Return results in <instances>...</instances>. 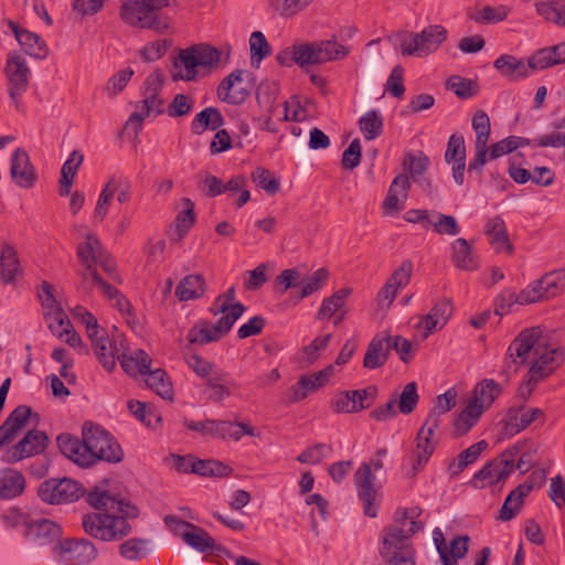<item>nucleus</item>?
I'll return each instance as SVG.
<instances>
[{
  "instance_id": "22",
  "label": "nucleus",
  "mask_w": 565,
  "mask_h": 565,
  "mask_svg": "<svg viewBox=\"0 0 565 565\" xmlns=\"http://www.w3.org/2000/svg\"><path fill=\"white\" fill-rule=\"evenodd\" d=\"M244 73L243 70H235L226 76L217 87L218 98L233 105L245 102L248 90L237 87L243 82Z\"/></svg>"
},
{
  "instance_id": "32",
  "label": "nucleus",
  "mask_w": 565,
  "mask_h": 565,
  "mask_svg": "<svg viewBox=\"0 0 565 565\" xmlns=\"http://www.w3.org/2000/svg\"><path fill=\"white\" fill-rule=\"evenodd\" d=\"M117 359L124 371L130 376H137L138 374L146 375L152 362L149 354L141 349H136L129 354H119Z\"/></svg>"
},
{
  "instance_id": "3",
  "label": "nucleus",
  "mask_w": 565,
  "mask_h": 565,
  "mask_svg": "<svg viewBox=\"0 0 565 565\" xmlns=\"http://www.w3.org/2000/svg\"><path fill=\"white\" fill-rule=\"evenodd\" d=\"M422 513L419 507L397 509L395 523L383 529L380 555L387 565H415L411 537L424 527V523L417 520Z\"/></svg>"
},
{
  "instance_id": "26",
  "label": "nucleus",
  "mask_w": 565,
  "mask_h": 565,
  "mask_svg": "<svg viewBox=\"0 0 565 565\" xmlns=\"http://www.w3.org/2000/svg\"><path fill=\"white\" fill-rule=\"evenodd\" d=\"M141 103V111L132 113L126 122V127L132 129L136 134L141 130L146 117H156L163 113L164 100L160 95L143 96Z\"/></svg>"
},
{
  "instance_id": "37",
  "label": "nucleus",
  "mask_w": 565,
  "mask_h": 565,
  "mask_svg": "<svg viewBox=\"0 0 565 565\" xmlns=\"http://www.w3.org/2000/svg\"><path fill=\"white\" fill-rule=\"evenodd\" d=\"M486 408L477 403V399H470L465 409L454 423L455 431L458 436L466 435L479 420Z\"/></svg>"
},
{
  "instance_id": "15",
  "label": "nucleus",
  "mask_w": 565,
  "mask_h": 565,
  "mask_svg": "<svg viewBox=\"0 0 565 565\" xmlns=\"http://www.w3.org/2000/svg\"><path fill=\"white\" fill-rule=\"evenodd\" d=\"M374 481L375 476L371 470V465L363 462L354 473V482L358 489V495L363 502L364 514L369 518H375L377 514L376 499L379 489Z\"/></svg>"
},
{
  "instance_id": "62",
  "label": "nucleus",
  "mask_w": 565,
  "mask_h": 565,
  "mask_svg": "<svg viewBox=\"0 0 565 565\" xmlns=\"http://www.w3.org/2000/svg\"><path fill=\"white\" fill-rule=\"evenodd\" d=\"M329 278V271L327 268L322 267L317 269L308 279L307 281L301 280V290L298 295V299L301 300L313 292H317L318 290L322 289L324 285L327 284V280Z\"/></svg>"
},
{
  "instance_id": "41",
  "label": "nucleus",
  "mask_w": 565,
  "mask_h": 565,
  "mask_svg": "<svg viewBox=\"0 0 565 565\" xmlns=\"http://www.w3.org/2000/svg\"><path fill=\"white\" fill-rule=\"evenodd\" d=\"M183 424L188 429L200 433L202 436L223 439L226 438L225 429L230 427L226 420L216 419H205L202 422L184 419Z\"/></svg>"
},
{
  "instance_id": "5",
  "label": "nucleus",
  "mask_w": 565,
  "mask_h": 565,
  "mask_svg": "<svg viewBox=\"0 0 565 565\" xmlns=\"http://www.w3.org/2000/svg\"><path fill=\"white\" fill-rule=\"evenodd\" d=\"M82 437L85 440V456L79 459L92 466L98 460L117 463L124 458V451L117 440L102 426L93 423L83 425Z\"/></svg>"
},
{
  "instance_id": "52",
  "label": "nucleus",
  "mask_w": 565,
  "mask_h": 565,
  "mask_svg": "<svg viewBox=\"0 0 565 565\" xmlns=\"http://www.w3.org/2000/svg\"><path fill=\"white\" fill-rule=\"evenodd\" d=\"M321 63L342 60L350 53V49L338 43L334 39L317 41Z\"/></svg>"
},
{
  "instance_id": "54",
  "label": "nucleus",
  "mask_w": 565,
  "mask_h": 565,
  "mask_svg": "<svg viewBox=\"0 0 565 565\" xmlns=\"http://www.w3.org/2000/svg\"><path fill=\"white\" fill-rule=\"evenodd\" d=\"M547 299L557 297L565 291V268L550 271L541 277Z\"/></svg>"
},
{
  "instance_id": "38",
  "label": "nucleus",
  "mask_w": 565,
  "mask_h": 565,
  "mask_svg": "<svg viewBox=\"0 0 565 565\" xmlns=\"http://www.w3.org/2000/svg\"><path fill=\"white\" fill-rule=\"evenodd\" d=\"M530 487L518 486L513 489L505 498L503 505L500 509L498 519L507 522L512 520L521 511L523 507V500L527 497V490Z\"/></svg>"
},
{
  "instance_id": "53",
  "label": "nucleus",
  "mask_w": 565,
  "mask_h": 565,
  "mask_svg": "<svg viewBox=\"0 0 565 565\" xmlns=\"http://www.w3.org/2000/svg\"><path fill=\"white\" fill-rule=\"evenodd\" d=\"M47 327L51 332L58 339L64 338V333L72 328V323L63 309L60 307L53 308L44 312Z\"/></svg>"
},
{
  "instance_id": "25",
  "label": "nucleus",
  "mask_w": 565,
  "mask_h": 565,
  "mask_svg": "<svg viewBox=\"0 0 565 565\" xmlns=\"http://www.w3.org/2000/svg\"><path fill=\"white\" fill-rule=\"evenodd\" d=\"M204 385L206 391H209L207 398L213 403H222L238 388L235 380L224 370L207 380Z\"/></svg>"
},
{
  "instance_id": "61",
  "label": "nucleus",
  "mask_w": 565,
  "mask_h": 565,
  "mask_svg": "<svg viewBox=\"0 0 565 565\" xmlns=\"http://www.w3.org/2000/svg\"><path fill=\"white\" fill-rule=\"evenodd\" d=\"M249 50L252 65L259 64L265 57L270 55V45L260 31H254L249 38Z\"/></svg>"
},
{
  "instance_id": "28",
  "label": "nucleus",
  "mask_w": 565,
  "mask_h": 565,
  "mask_svg": "<svg viewBox=\"0 0 565 565\" xmlns=\"http://www.w3.org/2000/svg\"><path fill=\"white\" fill-rule=\"evenodd\" d=\"M500 74L509 81H519L530 75L529 61L524 62L510 54L500 55L493 63Z\"/></svg>"
},
{
  "instance_id": "51",
  "label": "nucleus",
  "mask_w": 565,
  "mask_h": 565,
  "mask_svg": "<svg viewBox=\"0 0 565 565\" xmlns=\"http://www.w3.org/2000/svg\"><path fill=\"white\" fill-rule=\"evenodd\" d=\"M359 126L365 139H375L383 132V117L377 110L371 109L360 118Z\"/></svg>"
},
{
  "instance_id": "63",
  "label": "nucleus",
  "mask_w": 565,
  "mask_h": 565,
  "mask_svg": "<svg viewBox=\"0 0 565 565\" xmlns=\"http://www.w3.org/2000/svg\"><path fill=\"white\" fill-rule=\"evenodd\" d=\"M446 86L460 98H471L477 94V84L471 79L460 77L458 75L450 76Z\"/></svg>"
},
{
  "instance_id": "7",
  "label": "nucleus",
  "mask_w": 565,
  "mask_h": 565,
  "mask_svg": "<svg viewBox=\"0 0 565 565\" xmlns=\"http://www.w3.org/2000/svg\"><path fill=\"white\" fill-rule=\"evenodd\" d=\"M104 252L99 239L94 235H87L85 242L77 247V256L85 267L81 274L79 291L90 294L94 287H103L106 292H114L111 285L105 281L97 273L94 264Z\"/></svg>"
},
{
  "instance_id": "2",
  "label": "nucleus",
  "mask_w": 565,
  "mask_h": 565,
  "mask_svg": "<svg viewBox=\"0 0 565 565\" xmlns=\"http://www.w3.org/2000/svg\"><path fill=\"white\" fill-rule=\"evenodd\" d=\"M87 503L96 510L82 518L86 534L100 541L120 540L131 527L127 518H136L138 509L107 491L94 489L86 495Z\"/></svg>"
},
{
  "instance_id": "20",
  "label": "nucleus",
  "mask_w": 565,
  "mask_h": 565,
  "mask_svg": "<svg viewBox=\"0 0 565 565\" xmlns=\"http://www.w3.org/2000/svg\"><path fill=\"white\" fill-rule=\"evenodd\" d=\"M10 174L21 188H31L36 179L29 154L23 149H17L11 157Z\"/></svg>"
},
{
  "instance_id": "59",
  "label": "nucleus",
  "mask_w": 565,
  "mask_h": 565,
  "mask_svg": "<svg viewBox=\"0 0 565 565\" xmlns=\"http://www.w3.org/2000/svg\"><path fill=\"white\" fill-rule=\"evenodd\" d=\"M331 337L330 333L323 337H317L310 344L303 347L300 351V362L307 365L316 362L320 353L328 348Z\"/></svg>"
},
{
  "instance_id": "44",
  "label": "nucleus",
  "mask_w": 565,
  "mask_h": 565,
  "mask_svg": "<svg viewBox=\"0 0 565 565\" xmlns=\"http://www.w3.org/2000/svg\"><path fill=\"white\" fill-rule=\"evenodd\" d=\"M544 415L541 408H520L509 411V423L511 430L519 433L527 428L533 422L542 418Z\"/></svg>"
},
{
  "instance_id": "12",
  "label": "nucleus",
  "mask_w": 565,
  "mask_h": 565,
  "mask_svg": "<svg viewBox=\"0 0 565 565\" xmlns=\"http://www.w3.org/2000/svg\"><path fill=\"white\" fill-rule=\"evenodd\" d=\"M54 550L64 565H87L97 557V548L85 539L64 540Z\"/></svg>"
},
{
  "instance_id": "9",
  "label": "nucleus",
  "mask_w": 565,
  "mask_h": 565,
  "mask_svg": "<svg viewBox=\"0 0 565 565\" xmlns=\"http://www.w3.org/2000/svg\"><path fill=\"white\" fill-rule=\"evenodd\" d=\"M525 443H518L513 447L504 450L499 457L484 465L475 473L471 483L476 488H484L500 482H504L514 470V460L524 448Z\"/></svg>"
},
{
  "instance_id": "35",
  "label": "nucleus",
  "mask_w": 565,
  "mask_h": 565,
  "mask_svg": "<svg viewBox=\"0 0 565 565\" xmlns=\"http://www.w3.org/2000/svg\"><path fill=\"white\" fill-rule=\"evenodd\" d=\"M224 125L221 111L215 107H206L193 118L191 129L193 134L201 135L205 130H217Z\"/></svg>"
},
{
  "instance_id": "60",
  "label": "nucleus",
  "mask_w": 565,
  "mask_h": 565,
  "mask_svg": "<svg viewBox=\"0 0 565 565\" xmlns=\"http://www.w3.org/2000/svg\"><path fill=\"white\" fill-rule=\"evenodd\" d=\"M105 186L110 191L113 198L117 193V201L119 203H126L130 200L131 183L127 177L113 174L108 178Z\"/></svg>"
},
{
  "instance_id": "24",
  "label": "nucleus",
  "mask_w": 565,
  "mask_h": 565,
  "mask_svg": "<svg viewBox=\"0 0 565 565\" xmlns=\"http://www.w3.org/2000/svg\"><path fill=\"white\" fill-rule=\"evenodd\" d=\"M202 76L201 68L198 64L194 51L192 47L181 50L178 58L173 62L172 77L174 81H195Z\"/></svg>"
},
{
  "instance_id": "34",
  "label": "nucleus",
  "mask_w": 565,
  "mask_h": 565,
  "mask_svg": "<svg viewBox=\"0 0 565 565\" xmlns=\"http://www.w3.org/2000/svg\"><path fill=\"white\" fill-rule=\"evenodd\" d=\"M451 258L456 267L461 270H476L478 262L471 246L465 238H457L451 243Z\"/></svg>"
},
{
  "instance_id": "11",
  "label": "nucleus",
  "mask_w": 565,
  "mask_h": 565,
  "mask_svg": "<svg viewBox=\"0 0 565 565\" xmlns=\"http://www.w3.org/2000/svg\"><path fill=\"white\" fill-rule=\"evenodd\" d=\"M39 497L50 504L73 502L82 495L81 484L72 479H49L41 483Z\"/></svg>"
},
{
  "instance_id": "21",
  "label": "nucleus",
  "mask_w": 565,
  "mask_h": 565,
  "mask_svg": "<svg viewBox=\"0 0 565 565\" xmlns=\"http://www.w3.org/2000/svg\"><path fill=\"white\" fill-rule=\"evenodd\" d=\"M484 233L497 253L509 255L513 253L514 247L509 239L508 230L502 217L497 215L489 218L484 225Z\"/></svg>"
},
{
  "instance_id": "57",
  "label": "nucleus",
  "mask_w": 565,
  "mask_h": 565,
  "mask_svg": "<svg viewBox=\"0 0 565 565\" xmlns=\"http://www.w3.org/2000/svg\"><path fill=\"white\" fill-rule=\"evenodd\" d=\"M186 364L199 377L205 380V382L222 371V369L214 363L198 354L189 355L186 358Z\"/></svg>"
},
{
  "instance_id": "31",
  "label": "nucleus",
  "mask_w": 565,
  "mask_h": 565,
  "mask_svg": "<svg viewBox=\"0 0 565 565\" xmlns=\"http://www.w3.org/2000/svg\"><path fill=\"white\" fill-rule=\"evenodd\" d=\"M391 348L390 338H373L367 345L363 366L370 370L381 367L386 362Z\"/></svg>"
},
{
  "instance_id": "42",
  "label": "nucleus",
  "mask_w": 565,
  "mask_h": 565,
  "mask_svg": "<svg viewBox=\"0 0 565 565\" xmlns=\"http://www.w3.org/2000/svg\"><path fill=\"white\" fill-rule=\"evenodd\" d=\"M501 393L502 387L500 384L493 380L486 379L476 385L471 399H477V403L487 409L500 396Z\"/></svg>"
},
{
  "instance_id": "19",
  "label": "nucleus",
  "mask_w": 565,
  "mask_h": 565,
  "mask_svg": "<svg viewBox=\"0 0 565 565\" xmlns=\"http://www.w3.org/2000/svg\"><path fill=\"white\" fill-rule=\"evenodd\" d=\"M333 370V366L329 365L319 372L300 376L297 384L291 387V401L300 402L305 399L309 393L318 391L332 376Z\"/></svg>"
},
{
  "instance_id": "47",
  "label": "nucleus",
  "mask_w": 565,
  "mask_h": 565,
  "mask_svg": "<svg viewBox=\"0 0 565 565\" xmlns=\"http://www.w3.org/2000/svg\"><path fill=\"white\" fill-rule=\"evenodd\" d=\"M350 294V288H341L330 297L326 298L317 312V318L320 320L331 318L335 312L344 307Z\"/></svg>"
},
{
  "instance_id": "23",
  "label": "nucleus",
  "mask_w": 565,
  "mask_h": 565,
  "mask_svg": "<svg viewBox=\"0 0 565 565\" xmlns=\"http://www.w3.org/2000/svg\"><path fill=\"white\" fill-rule=\"evenodd\" d=\"M409 189L411 182L406 174H398L393 180L383 202V209L386 214L396 213L404 209Z\"/></svg>"
},
{
  "instance_id": "58",
  "label": "nucleus",
  "mask_w": 565,
  "mask_h": 565,
  "mask_svg": "<svg viewBox=\"0 0 565 565\" xmlns=\"http://www.w3.org/2000/svg\"><path fill=\"white\" fill-rule=\"evenodd\" d=\"M244 311L245 307L241 302L234 303V306L230 307L225 311H220L222 317L213 324L221 337L230 332L236 320L243 316Z\"/></svg>"
},
{
  "instance_id": "40",
  "label": "nucleus",
  "mask_w": 565,
  "mask_h": 565,
  "mask_svg": "<svg viewBox=\"0 0 565 565\" xmlns=\"http://www.w3.org/2000/svg\"><path fill=\"white\" fill-rule=\"evenodd\" d=\"M439 427L431 420H425L416 436L415 450L430 458L438 444L436 433Z\"/></svg>"
},
{
  "instance_id": "64",
  "label": "nucleus",
  "mask_w": 565,
  "mask_h": 565,
  "mask_svg": "<svg viewBox=\"0 0 565 565\" xmlns=\"http://www.w3.org/2000/svg\"><path fill=\"white\" fill-rule=\"evenodd\" d=\"M252 179L257 186L262 188L270 195L276 194L280 189L279 181L265 168H257L252 173Z\"/></svg>"
},
{
  "instance_id": "6",
  "label": "nucleus",
  "mask_w": 565,
  "mask_h": 565,
  "mask_svg": "<svg viewBox=\"0 0 565 565\" xmlns=\"http://www.w3.org/2000/svg\"><path fill=\"white\" fill-rule=\"evenodd\" d=\"M167 6V0H128L121 6L120 17L131 26L163 33L169 28V20L160 10Z\"/></svg>"
},
{
  "instance_id": "4",
  "label": "nucleus",
  "mask_w": 565,
  "mask_h": 565,
  "mask_svg": "<svg viewBox=\"0 0 565 565\" xmlns=\"http://www.w3.org/2000/svg\"><path fill=\"white\" fill-rule=\"evenodd\" d=\"M447 30L439 24L424 28L420 32L398 31L387 40L399 49L403 56L425 57L436 52L447 40Z\"/></svg>"
},
{
  "instance_id": "45",
  "label": "nucleus",
  "mask_w": 565,
  "mask_h": 565,
  "mask_svg": "<svg viewBox=\"0 0 565 565\" xmlns=\"http://www.w3.org/2000/svg\"><path fill=\"white\" fill-rule=\"evenodd\" d=\"M233 469L218 460H194L191 463V472L204 477H228Z\"/></svg>"
},
{
  "instance_id": "17",
  "label": "nucleus",
  "mask_w": 565,
  "mask_h": 565,
  "mask_svg": "<svg viewBox=\"0 0 565 565\" xmlns=\"http://www.w3.org/2000/svg\"><path fill=\"white\" fill-rule=\"evenodd\" d=\"M9 26L28 55L35 60H45L47 57V44L39 34L21 28L13 21L9 22Z\"/></svg>"
},
{
  "instance_id": "8",
  "label": "nucleus",
  "mask_w": 565,
  "mask_h": 565,
  "mask_svg": "<svg viewBox=\"0 0 565 565\" xmlns=\"http://www.w3.org/2000/svg\"><path fill=\"white\" fill-rule=\"evenodd\" d=\"M4 76L7 81V93L11 104L18 111H22L24 109L22 97L29 87L31 70L21 52L11 51L8 53Z\"/></svg>"
},
{
  "instance_id": "1",
  "label": "nucleus",
  "mask_w": 565,
  "mask_h": 565,
  "mask_svg": "<svg viewBox=\"0 0 565 565\" xmlns=\"http://www.w3.org/2000/svg\"><path fill=\"white\" fill-rule=\"evenodd\" d=\"M565 360V349L551 345L540 327L525 329L508 348L504 370L507 377L520 365L531 362L529 382L537 383L552 374Z\"/></svg>"
},
{
  "instance_id": "46",
  "label": "nucleus",
  "mask_w": 565,
  "mask_h": 565,
  "mask_svg": "<svg viewBox=\"0 0 565 565\" xmlns=\"http://www.w3.org/2000/svg\"><path fill=\"white\" fill-rule=\"evenodd\" d=\"M146 384L152 391H154L163 399H172L173 390L172 384L169 381L167 373L162 369H157L146 373Z\"/></svg>"
},
{
  "instance_id": "39",
  "label": "nucleus",
  "mask_w": 565,
  "mask_h": 565,
  "mask_svg": "<svg viewBox=\"0 0 565 565\" xmlns=\"http://www.w3.org/2000/svg\"><path fill=\"white\" fill-rule=\"evenodd\" d=\"M57 446L66 458L71 459L78 466L87 467V465H84V461L79 460L85 456L84 449H86L83 437L82 440H79L68 434H62L57 437Z\"/></svg>"
},
{
  "instance_id": "27",
  "label": "nucleus",
  "mask_w": 565,
  "mask_h": 565,
  "mask_svg": "<svg viewBox=\"0 0 565 565\" xmlns=\"http://www.w3.org/2000/svg\"><path fill=\"white\" fill-rule=\"evenodd\" d=\"M32 414L31 407L20 405L15 407L0 426V433L7 444L13 441L25 427Z\"/></svg>"
},
{
  "instance_id": "50",
  "label": "nucleus",
  "mask_w": 565,
  "mask_h": 565,
  "mask_svg": "<svg viewBox=\"0 0 565 565\" xmlns=\"http://www.w3.org/2000/svg\"><path fill=\"white\" fill-rule=\"evenodd\" d=\"M278 93L279 86L275 82H263L257 88V102L269 115H273L277 108Z\"/></svg>"
},
{
  "instance_id": "49",
  "label": "nucleus",
  "mask_w": 565,
  "mask_h": 565,
  "mask_svg": "<svg viewBox=\"0 0 565 565\" xmlns=\"http://www.w3.org/2000/svg\"><path fill=\"white\" fill-rule=\"evenodd\" d=\"M487 447L488 443L486 440H480L461 451L457 457V460L450 466L451 473L459 475L469 465L473 463L478 459Z\"/></svg>"
},
{
  "instance_id": "30",
  "label": "nucleus",
  "mask_w": 565,
  "mask_h": 565,
  "mask_svg": "<svg viewBox=\"0 0 565 565\" xmlns=\"http://www.w3.org/2000/svg\"><path fill=\"white\" fill-rule=\"evenodd\" d=\"M93 349L103 367L110 372L116 366V358L119 355L118 350L109 340L106 331H102L89 338Z\"/></svg>"
},
{
  "instance_id": "18",
  "label": "nucleus",
  "mask_w": 565,
  "mask_h": 565,
  "mask_svg": "<svg viewBox=\"0 0 565 565\" xmlns=\"http://www.w3.org/2000/svg\"><path fill=\"white\" fill-rule=\"evenodd\" d=\"M23 275L22 265L15 247L2 242L0 245V278L6 285L14 284Z\"/></svg>"
},
{
  "instance_id": "36",
  "label": "nucleus",
  "mask_w": 565,
  "mask_h": 565,
  "mask_svg": "<svg viewBox=\"0 0 565 565\" xmlns=\"http://www.w3.org/2000/svg\"><path fill=\"white\" fill-rule=\"evenodd\" d=\"M205 288V280L201 275H189L179 281L175 296L180 301L198 299L204 295Z\"/></svg>"
},
{
  "instance_id": "10",
  "label": "nucleus",
  "mask_w": 565,
  "mask_h": 565,
  "mask_svg": "<svg viewBox=\"0 0 565 565\" xmlns=\"http://www.w3.org/2000/svg\"><path fill=\"white\" fill-rule=\"evenodd\" d=\"M164 522L170 529L179 532L188 545L201 553L211 552L212 554H220L225 552V548L217 544L206 531L192 523L182 521L173 515L166 516Z\"/></svg>"
},
{
  "instance_id": "13",
  "label": "nucleus",
  "mask_w": 565,
  "mask_h": 565,
  "mask_svg": "<svg viewBox=\"0 0 565 565\" xmlns=\"http://www.w3.org/2000/svg\"><path fill=\"white\" fill-rule=\"evenodd\" d=\"M49 438L45 433L31 429L14 446L9 447L2 455L6 463H17L25 458L43 452L47 447Z\"/></svg>"
},
{
  "instance_id": "33",
  "label": "nucleus",
  "mask_w": 565,
  "mask_h": 565,
  "mask_svg": "<svg viewBox=\"0 0 565 565\" xmlns=\"http://www.w3.org/2000/svg\"><path fill=\"white\" fill-rule=\"evenodd\" d=\"M25 487L24 476L14 469H4L0 472V498L13 499L20 495Z\"/></svg>"
},
{
  "instance_id": "29",
  "label": "nucleus",
  "mask_w": 565,
  "mask_h": 565,
  "mask_svg": "<svg viewBox=\"0 0 565 565\" xmlns=\"http://www.w3.org/2000/svg\"><path fill=\"white\" fill-rule=\"evenodd\" d=\"M60 532V526L47 519H32L25 522V536L41 544L56 539Z\"/></svg>"
},
{
  "instance_id": "14",
  "label": "nucleus",
  "mask_w": 565,
  "mask_h": 565,
  "mask_svg": "<svg viewBox=\"0 0 565 565\" xmlns=\"http://www.w3.org/2000/svg\"><path fill=\"white\" fill-rule=\"evenodd\" d=\"M472 128L476 131L475 156L469 162L468 171L481 174L488 157V140L491 131L489 116L483 110H478L472 117Z\"/></svg>"
},
{
  "instance_id": "56",
  "label": "nucleus",
  "mask_w": 565,
  "mask_h": 565,
  "mask_svg": "<svg viewBox=\"0 0 565 565\" xmlns=\"http://www.w3.org/2000/svg\"><path fill=\"white\" fill-rule=\"evenodd\" d=\"M185 209L180 212L174 221L175 237L173 241H181L194 223V203L190 199H183Z\"/></svg>"
},
{
  "instance_id": "55",
  "label": "nucleus",
  "mask_w": 565,
  "mask_h": 565,
  "mask_svg": "<svg viewBox=\"0 0 565 565\" xmlns=\"http://www.w3.org/2000/svg\"><path fill=\"white\" fill-rule=\"evenodd\" d=\"M222 337L215 329V326L207 322L194 326L188 332V340L190 343H198L202 345L218 341Z\"/></svg>"
},
{
  "instance_id": "48",
  "label": "nucleus",
  "mask_w": 565,
  "mask_h": 565,
  "mask_svg": "<svg viewBox=\"0 0 565 565\" xmlns=\"http://www.w3.org/2000/svg\"><path fill=\"white\" fill-rule=\"evenodd\" d=\"M457 392L454 388L438 395L434 401V407L429 412L425 420H431L435 426L439 427L440 416L448 413L456 406Z\"/></svg>"
},
{
  "instance_id": "16",
  "label": "nucleus",
  "mask_w": 565,
  "mask_h": 565,
  "mask_svg": "<svg viewBox=\"0 0 565 565\" xmlns=\"http://www.w3.org/2000/svg\"><path fill=\"white\" fill-rule=\"evenodd\" d=\"M452 315L450 300L443 299L435 303L429 313L419 317L415 324L417 330H423V339H426L434 331L441 329Z\"/></svg>"
},
{
  "instance_id": "43",
  "label": "nucleus",
  "mask_w": 565,
  "mask_h": 565,
  "mask_svg": "<svg viewBox=\"0 0 565 565\" xmlns=\"http://www.w3.org/2000/svg\"><path fill=\"white\" fill-rule=\"evenodd\" d=\"M191 47L194 51L202 76L209 74L220 65L221 52L217 49L209 44H200Z\"/></svg>"
}]
</instances>
